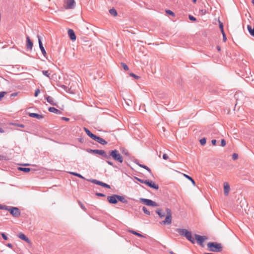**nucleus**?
<instances>
[{
	"mask_svg": "<svg viewBox=\"0 0 254 254\" xmlns=\"http://www.w3.org/2000/svg\"><path fill=\"white\" fill-rule=\"evenodd\" d=\"M110 156H111L114 160L119 163H122L123 162V157L117 149L111 151L110 152Z\"/></svg>",
	"mask_w": 254,
	"mask_h": 254,
	"instance_id": "obj_1",
	"label": "nucleus"
},
{
	"mask_svg": "<svg viewBox=\"0 0 254 254\" xmlns=\"http://www.w3.org/2000/svg\"><path fill=\"white\" fill-rule=\"evenodd\" d=\"M207 247L209 251L213 252H219L222 251L221 245L214 242L208 243Z\"/></svg>",
	"mask_w": 254,
	"mask_h": 254,
	"instance_id": "obj_2",
	"label": "nucleus"
},
{
	"mask_svg": "<svg viewBox=\"0 0 254 254\" xmlns=\"http://www.w3.org/2000/svg\"><path fill=\"white\" fill-rule=\"evenodd\" d=\"M165 212L166 214L165 219L161 222L160 224L162 225H170L172 223L171 211L169 208H166L165 209Z\"/></svg>",
	"mask_w": 254,
	"mask_h": 254,
	"instance_id": "obj_3",
	"label": "nucleus"
},
{
	"mask_svg": "<svg viewBox=\"0 0 254 254\" xmlns=\"http://www.w3.org/2000/svg\"><path fill=\"white\" fill-rule=\"evenodd\" d=\"M75 4L74 0H64V6L65 9H73Z\"/></svg>",
	"mask_w": 254,
	"mask_h": 254,
	"instance_id": "obj_4",
	"label": "nucleus"
},
{
	"mask_svg": "<svg viewBox=\"0 0 254 254\" xmlns=\"http://www.w3.org/2000/svg\"><path fill=\"white\" fill-rule=\"evenodd\" d=\"M195 240L197 243L202 247H204L203 242L207 239V237L205 236H200L197 234L194 235Z\"/></svg>",
	"mask_w": 254,
	"mask_h": 254,
	"instance_id": "obj_5",
	"label": "nucleus"
},
{
	"mask_svg": "<svg viewBox=\"0 0 254 254\" xmlns=\"http://www.w3.org/2000/svg\"><path fill=\"white\" fill-rule=\"evenodd\" d=\"M140 201L142 202L144 204H146L148 206H158V205L157 203L155 202L148 199H145V198H140Z\"/></svg>",
	"mask_w": 254,
	"mask_h": 254,
	"instance_id": "obj_6",
	"label": "nucleus"
},
{
	"mask_svg": "<svg viewBox=\"0 0 254 254\" xmlns=\"http://www.w3.org/2000/svg\"><path fill=\"white\" fill-rule=\"evenodd\" d=\"M8 211L12 216L16 217H19L20 214L19 209L16 207H11L8 209Z\"/></svg>",
	"mask_w": 254,
	"mask_h": 254,
	"instance_id": "obj_7",
	"label": "nucleus"
},
{
	"mask_svg": "<svg viewBox=\"0 0 254 254\" xmlns=\"http://www.w3.org/2000/svg\"><path fill=\"white\" fill-rule=\"evenodd\" d=\"M90 152H93L96 154L101 155L107 159H108L110 158V156L103 150H98V149L91 150Z\"/></svg>",
	"mask_w": 254,
	"mask_h": 254,
	"instance_id": "obj_8",
	"label": "nucleus"
},
{
	"mask_svg": "<svg viewBox=\"0 0 254 254\" xmlns=\"http://www.w3.org/2000/svg\"><path fill=\"white\" fill-rule=\"evenodd\" d=\"M107 199L110 203L116 204L118 202L117 195L114 194L112 196H109L107 197Z\"/></svg>",
	"mask_w": 254,
	"mask_h": 254,
	"instance_id": "obj_9",
	"label": "nucleus"
},
{
	"mask_svg": "<svg viewBox=\"0 0 254 254\" xmlns=\"http://www.w3.org/2000/svg\"><path fill=\"white\" fill-rule=\"evenodd\" d=\"M224 193L226 196H228L230 190V187L228 182H224Z\"/></svg>",
	"mask_w": 254,
	"mask_h": 254,
	"instance_id": "obj_10",
	"label": "nucleus"
},
{
	"mask_svg": "<svg viewBox=\"0 0 254 254\" xmlns=\"http://www.w3.org/2000/svg\"><path fill=\"white\" fill-rule=\"evenodd\" d=\"M145 184L147 185L149 187L154 189L155 190H158L159 189L158 185L151 181H146V182H145Z\"/></svg>",
	"mask_w": 254,
	"mask_h": 254,
	"instance_id": "obj_11",
	"label": "nucleus"
},
{
	"mask_svg": "<svg viewBox=\"0 0 254 254\" xmlns=\"http://www.w3.org/2000/svg\"><path fill=\"white\" fill-rule=\"evenodd\" d=\"M38 43H39L40 49L43 56L45 57H46L47 53L43 46L41 38L39 36H38Z\"/></svg>",
	"mask_w": 254,
	"mask_h": 254,
	"instance_id": "obj_12",
	"label": "nucleus"
},
{
	"mask_svg": "<svg viewBox=\"0 0 254 254\" xmlns=\"http://www.w3.org/2000/svg\"><path fill=\"white\" fill-rule=\"evenodd\" d=\"M93 139L102 145H105L107 144V142L105 141L103 138L99 136H96V135L94 136Z\"/></svg>",
	"mask_w": 254,
	"mask_h": 254,
	"instance_id": "obj_13",
	"label": "nucleus"
},
{
	"mask_svg": "<svg viewBox=\"0 0 254 254\" xmlns=\"http://www.w3.org/2000/svg\"><path fill=\"white\" fill-rule=\"evenodd\" d=\"M33 44L29 36L26 37V47L28 49L31 50L32 49Z\"/></svg>",
	"mask_w": 254,
	"mask_h": 254,
	"instance_id": "obj_14",
	"label": "nucleus"
},
{
	"mask_svg": "<svg viewBox=\"0 0 254 254\" xmlns=\"http://www.w3.org/2000/svg\"><path fill=\"white\" fill-rule=\"evenodd\" d=\"M28 115L29 117L32 118H34L38 120L42 119L44 118V116L40 114H38L36 113H29Z\"/></svg>",
	"mask_w": 254,
	"mask_h": 254,
	"instance_id": "obj_15",
	"label": "nucleus"
},
{
	"mask_svg": "<svg viewBox=\"0 0 254 254\" xmlns=\"http://www.w3.org/2000/svg\"><path fill=\"white\" fill-rule=\"evenodd\" d=\"M93 182L95 184L101 186L103 187L109 188V189L110 188V186L109 185H108L106 183H103L102 182L99 181L98 180H94L93 181Z\"/></svg>",
	"mask_w": 254,
	"mask_h": 254,
	"instance_id": "obj_16",
	"label": "nucleus"
},
{
	"mask_svg": "<svg viewBox=\"0 0 254 254\" xmlns=\"http://www.w3.org/2000/svg\"><path fill=\"white\" fill-rule=\"evenodd\" d=\"M185 237H186V238L189 240L190 241L191 243H192V244H194V239L192 238V235H191V233L189 231L187 230V234L185 236Z\"/></svg>",
	"mask_w": 254,
	"mask_h": 254,
	"instance_id": "obj_17",
	"label": "nucleus"
},
{
	"mask_svg": "<svg viewBox=\"0 0 254 254\" xmlns=\"http://www.w3.org/2000/svg\"><path fill=\"white\" fill-rule=\"evenodd\" d=\"M68 35L71 40H75L76 39V35L74 33V32L72 29H69L68 30Z\"/></svg>",
	"mask_w": 254,
	"mask_h": 254,
	"instance_id": "obj_18",
	"label": "nucleus"
},
{
	"mask_svg": "<svg viewBox=\"0 0 254 254\" xmlns=\"http://www.w3.org/2000/svg\"><path fill=\"white\" fill-rule=\"evenodd\" d=\"M46 99L47 102H49L50 104L53 106H57L56 102L52 97L48 96Z\"/></svg>",
	"mask_w": 254,
	"mask_h": 254,
	"instance_id": "obj_19",
	"label": "nucleus"
},
{
	"mask_svg": "<svg viewBox=\"0 0 254 254\" xmlns=\"http://www.w3.org/2000/svg\"><path fill=\"white\" fill-rule=\"evenodd\" d=\"M18 237L19 239L25 241L26 242L28 243H30V241L28 239V238L26 237V236L23 233H19L18 235Z\"/></svg>",
	"mask_w": 254,
	"mask_h": 254,
	"instance_id": "obj_20",
	"label": "nucleus"
},
{
	"mask_svg": "<svg viewBox=\"0 0 254 254\" xmlns=\"http://www.w3.org/2000/svg\"><path fill=\"white\" fill-rule=\"evenodd\" d=\"M84 131H85V132L86 133V134L90 137H91L92 139L93 138V137H94V136L95 135V134H93L88 129H87V128L86 127H84Z\"/></svg>",
	"mask_w": 254,
	"mask_h": 254,
	"instance_id": "obj_21",
	"label": "nucleus"
},
{
	"mask_svg": "<svg viewBox=\"0 0 254 254\" xmlns=\"http://www.w3.org/2000/svg\"><path fill=\"white\" fill-rule=\"evenodd\" d=\"M49 111L57 114H60L61 113V112L59 110L54 107H50L49 108Z\"/></svg>",
	"mask_w": 254,
	"mask_h": 254,
	"instance_id": "obj_22",
	"label": "nucleus"
},
{
	"mask_svg": "<svg viewBox=\"0 0 254 254\" xmlns=\"http://www.w3.org/2000/svg\"><path fill=\"white\" fill-rule=\"evenodd\" d=\"M177 231L181 235L185 236L187 234V230L184 229H178Z\"/></svg>",
	"mask_w": 254,
	"mask_h": 254,
	"instance_id": "obj_23",
	"label": "nucleus"
},
{
	"mask_svg": "<svg viewBox=\"0 0 254 254\" xmlns=\"http://www.w3.org/2000/svg\"><path fill=\"white\" fill-rule=\"evenodd\" d=\"M177 231L181 235L185 236L187 234V230L184 229H178Z\"/></svg>",
	"mask_w": 254,
	"mask_h": 254,
	"instance_id": "obj_24",
	"label": "nucleus"
},
{
	"mask_svg": "<svg viewBox=\"0 0 254 254\" xmlns=\"http://www.w3.org/2000/svg\"><path fill=\"white\" fill-rule=\"evenodd\" d=\"M118 200L123 203H127V201L124 196L117 195Z\"/></svg>",
	"mask_w": 254,
	"mask_h": 254,
	"instance_id": "obj_25",
	"label": "nucleus"
},
{
	"mask_svg": "<svg viewBox=\"0 0 254 254\" xmlns=\"http://www.w3.org/2000/svg\"><path fill=\"white\" fill-rule=\"evenodd\" d=\"M247 28L250 34L254 37V27L252 28L251 25H248Z\"/></svg>",
	"mask_w": 254,
	"mask_h": 254,
	"instance_id": "obj_26",
	"label": "nucleus"
},
{
	"mask_svg": "<svg viewBox=\"0 0 254 254\" xmlns=\"http://www.w3.org/2000/svg\"><path fill=\"white\" fill-rule=\"evenodd\" d=\"M183 176L186 178L187 179L189 180V181H190L192 183V185L195 186V183L194 181L193 180V179L190 177V176H188V175H186L185 174H183Z\"/></svg>",
	"mask_w": 254,
	"mask_h": 254,
	"instance_id": "obj_27",
	"label": "nucleus"
},
{
	"mask_svg": "<svg viewBox=\"0 0 254 254\" xmlns=\"http://www.w3.org/2000/svg\"><path fill=\"white\" fill-rule=\"evenodd\" d=\"M156 212L161 218L164 217L165 215L166 212H162V210L161 209H157Z\"/></svg>",
	"mask_w": 254,
	"mask_h": 254,
	"instance_id": "obj_28",
	"label": "nucleus"
},
{
	"mask_svg": "<svg viewBox=\"0 0 254 254\" xmlns=\"http://www.w3.org/2000/svg\"><path fill=\"white\" fill-rule=\"evenodd\" d=\"M128 232H130V233L133 234H134L136 236H137L139 237H144V236L143 235H142L141 234H140L138 232H136V231H134L133 230H129Z\"/></svg>",
	"mask_w": 254,
	"mask_h": 254,
	"instance_id": "obj_29",
	"label": "nucleus"
},
{
	"mask_svg": "<svg viewBox=\"0 0 254 254\" xmlns=\"http://www.w3.org/2000/svg\"><path fill=\"white\" fill-rule=\"evenodd\" d=\"M109 12L110 14L113 16H117V10L114 8H112L109 10Z\"/></svg>",
	"mask_w": 254,
	"mask_h": 254,
	"instance_id": "obj_30",
	"label": "nucleus"
},
{
	"mask_svg": "<svg viewBox=\"0 0 254 254\" xmlns=\"http://www.w3.org/2000/svg\"><path fill=\"white\" fill-rule=\"evenodd\" d=\"M137 164L140 167L143 168L145 169H146L147 171H148L149 173H151V170L150 168H149L147 166L145 165H143L142 164H140L139 163H137Z\"/></svg>",
	"mask_w": 254,
	"mask_h": 254,
	"instance_id": "obj_31",
	"label": "nucleus"
},
{
	"mask_svg": "<svg viewBox=\"0 0 254 254\" xmlns=\"http://www.w3.org/2000/svg\"><path fill=\"white\" fill-rule=\"evenodd\" d=\"M18 169L20 171H22L26 173L29 172L30 171V169L29 168L19 167Z\"/></svg>",
	"mask_w": 254,
	"mask_h": 254,
	"instance_id": "obj_32",
	"label": "nucleus"
},
{
	"mask_svg": "<svg viewBox=\"0 0 254 254\" xmlns=\"http://www.w3.org/2000/svg\"><path fill=\"white\" fill-rule=\"evenodd\" d=\"M42 73L46 76L50 77V73L49 72V70H43Z\"/></svg>",
	"mask_w": 254,
	"mask_h": 254,
	"instance_id": "obj_33",
	"label": "nucleus"
},
{
	"mask_svg": "<svg viewBox=\"0 0 254 254\" xmlns=\"http://www.w3.org/2000/svg\"><path fill=\"white\" fill-rule=\"evenodd\" d=\"M121 65H122L123 67L124 68V69L126 70V71H127L129 70V68L127 66V65L125 64V63H121Z\"/></svg>",
	"mask_w": 254,
	"mask_h": 254,
	"instance_id": "obj_34",
	"label": "nucleus"
},
{
	"mask_svg": "<svg viewBox=\"0 0 254 254\" xmlns=\"http://www.w3.org/2000/svg\"><path fill=\"white\" fill-rule=\"evenodd\" d=\"M143 211L146 214L149 215L150 212L147 209V208L145 207H143L142 208Z\"/></svg>",
	"mask_w": 254,
	"mask_h": 254,
	"instance_id": "obj_35",
	"label": "nucleus"
},
{
	"mask_svg": "<svg viewBox=\"0 0 254 254\" xmlns=\"http://www.w3.org/2000/svg\"><path fill=\"white\" fill-rule=\"evenodd\" d=\"M206 139L205 138H203L200 140V143L202 145H204L206 143Z\"/></svg>",
	"mask_w": 254,
	"mask_h": 254,
	"instance_id": "obj_36",
	"label": "nucleus"
},
{
	"mask_svg": "<svg viewBox=\"0 0 254 254\" xmlns=\"http://www.w3.org/2000/svg\"><path fill=\"white\" fill-rule=\"evenodd\" d=\"M166 12L167 13H168V14H170V15H171L172 16H175L174 13L173 11H172L171 10H166Z\"/></svg>",
	"mask_w": 254,
	"mask_h": 254,
	"instance_id": "obj_37",
	"label": "nucleus"
},
{
	"mask_svg": "<svg viewBox=\"0 0 254 254\" xmlns=\"http://www.w3.org/2000/svg\"><path fill=\"white\" fill-rule=\"evenodd\" d=\"M199 14L200 15H204V14H205L206 13V10L201 9V10H199Z\"/></svg>",
	"mask_w": 254,
	"mask_h": 254,
	"instance_id": "obj_38",
	"label": "nucleus"
},
{
	"mask_svg": "<svg viewBox=\"0 0 254 254\" xmlns=\"http://www.w3.org/2000/svg\"><path fill=\"white\" fill-rule=\"evenodd\" d=\"M122 153L123 154H125L127 156H128L129 155V153H128V151L126 150V149H123V151H122Z\"/></svg>",
	"mask_w": 254,
	"mask_h": 254,
	"instance_id": "obj_39",
	"label": "nucleus"
},
{
	"mask_svg": "<svg viewBox=\"0 0 254 254\" xmlns=\"http://www.w3.org/2000/svg\"><path fill=\"white\" fill-rule=\"evenodd\" d=\"M189 18L190 20H191V21H195L196 20V18L194 17H193L192 15H189Z\"/></svg>",
	"mask_w": 254,
	"mask_h": 254,
	"instance_id": "obj_40",
	"label": "nucleus"
},
{
	"mask_svg": "<svg viewBox=\"0 0 254 254\" xmlns=\"http://www.w3.org/2000/svg\"><path fill=\"white\" fill-rule=\"evenodd\" d=\"M238 158V155L236 153H234L233 155H232V158L233 160H235L236 159H237Z\"/></svg>",
	"mask_w": 254,
	"mask_h": 254,
	"instance_id": "obj_41",
	"label": "nucleus"
},
{
	"mask_svg": "<svg viewBox=\"0 0 254 254\" xmlns=\"http://www.w3.org/2000/svg\"><path fill=\"white\" fill-rule=\"evenodd\" d=\"M40 90L39 89H37L36 90H35V94H34V96L35 97H37L39 94L40 93Z\"/></svg>",
	"mask_w": 254,
	"mask_h": 254,
	"instance_id": "obj_42",
	"label": "nucleus"
},
{
	"mask_svg": "<svg viewBox=\"0 0 254 254\" xmlns=\"http://www.w3.org/2000/svg\"><path fill=\"white\" fill-rule=\"evenodd\" d=\"M5 93H6L5 92H0V100H1L2 99V98L4 97Z\"/></svg>",
	"mask_w": 254,
	"mask_h": 254,
	"instance_id": "obj_43",
	"label": "nucleus"
},
{
	"mask_svg": "<svg viewBox=\"0 0 254 254\" xmlns=\"http://www.w3.org/2000/svg\"><path fill=\"white\" fill-rule=\"evenodd\" d=\"M130 75L131 76V77H134V78L135 79H138L139 78V76L136 75L135 74H134V73H130Z\"/></svg>",
	"mask_w": 254,
	"mask_h": 254,
	"instance_id": "obj_44",
	"label": "nucleus"
},
{
	"mask_svg": "<svg viewBox=\"0 0 254 254\" xmlns=\"http://www.w3.org/2000/svg\"><path fill=\"white\" fill-rule=\"evenodd\" d=\"M221 146L224 147L226 145V141L224 139H221Z\"/></svg>",
	"mask_w": 254,
	"mask_h": 254,
	"instance_id": "obj_45",
	"label": "nucleus"
},
{
	"mask_svg": "<svg viewBox=\"0 0 254 254\" xmlns=\"http://www.w3.org/2000/svg\"><path fill=\"white\" fill-rule=\"evenodd\" d=\"M71 174L75 176H77L78 177H80V178H83V177L79 174H78V173H71Z\"/></svg>",
	"mask_w": 254,
	"mask_h": 254,
	"instance_id": "obj_46",
	"label": "nucleus"
},
{
	"mask_svg": "<svg viewBox=\"0 0 254 254\" xmlns=\"http://www.w3.org/2000/svg\"><path fill=\"white\" fill-rule=\"evenodd\" d=\"M1 236L3 238V239H4L5 240H7L8 239L7 237L5 235V234L1 233Z\"/></svg>",
	"mask_w": 254,
	"mask_h": 254,
	"instance_id": "obj_47",
	"label": "nucleus"
},
{
	"mask_svg": "<svg viewBox=\"0 0 254 254\" xmlns=\"http://www.w3.org/2000/svg\"><path fill=\"white\" fill-rule=\"evenodd\" d=\"M163 158L164 160H167L169 158V156L167 154H164L163 155Z\"/></svg>",
	"mask_w": 254,
	"mask_h": 254,
	"instance_id": "obj_48",
	"label": "nucleus"
},
{
	"mask_svg": "<svg viewBox=\"0 0 254 254\" xmlns=\"http://www.w3.org/2000/svg\"><path fill=\"white\" fill-rule=\"evenodd\" d=\"M219 28H220L221 31L224 30L223 24L220 21H219Z\"/></svg>",
	"mask_w": 254,
	"mask_h": 254,
	"instance_id": "obj_49",
	"label": "nucleus"
},
{
	"mask_svg": "<svg viewBox=\"0 0 254 254\" xmlns=\"http://www.w3.org/2000/svg\"><path fill=\"white\" fill-rule=\"evenodd\" d=\"M137 180L140 183H143V184H145V182H146V181H144L143 180H141V179H137Z\"/></svg>",
	"mask_w": 254,
	"mask_h": 254,
	"instance_id": "obj_50",
	"label": "nucleus"
},
{
	"mask_svg": "<svg viewBox=\"0 0 254 254\" xmlns=\"http://www.w3.org/2000/svg\"><path fill=\"white\" fill-rule=\"evenodd\" d=\"M211 143L213 145H215L216 144V140L215 139H213L211 140Z\"/></svg>",
	"mask_w": 254,
	"mask_h": 254,
	"instance_id": "obj_51",
	"label": "nucleus"
},
{
	"mask_svg": "<svg viewBox=\"0 0 254 254\" xmlns=\"http://www.w3.org/2000/svg\"><path fill=\"white\" fill-rule=\"evenodd\" d=\"M223 41L224 42H226V41H227V37H226V36H223Z\"/></svg>",
	"mask_w": 254,
	"mask_h": 254,
	"instance_id": "obj_52",
	"label": "nucleus"
},
{
	"mask_svg": "<svg viewBox=\"0 0 254 254\" xmlns=\"http://www.w3.org/2000/svg\"><path fill=\"white\" fill-rule=\"evenodd\" d=\"M97 195L100 196H104L105 194L101 193H96Z\"/></svg>",
	"mask_w": 254,
	"mask_h": 254,
	"instance_id": "obj_53",
	"label": "nucleus"
},
{
	"mask_svg": "<svg viewBox=\"0 0 254 254\" xmlns=\"http://www.w3.org/2000/svg\"><path fill=\"white\" fill-rule=\"evenodd\" d=\"M63 120L67 122L69 120V118H65V117H63L62 118Z\"/></svg>",
	"mask_w": 254,
	"mask_h": 254,
	"instance_id": "obj_54",
	"label": "nucleus"
},
{
	"mask_svg": "<svg viewBox=\"0 0 254 254\" xmlns=\"http://www.w3.org/2000/svg\"><path fill=\"white\" fill-rule=\"evenodd\" d=\"M16 126L21 127H24V125L22 124H17V125H16Z\"/></svg>",
	"mask_w": 254,
	"mask_h": 254,
	"instance_id": "obj_55",
	"label": "nucleus"
},
{
	"mask_svg": "<svg viewBox=\"0 0 254 254\" xmlns=\"http://www.w3.org/2000/svg\"><path fill=\"white\" fill-rule=\"evenodd\" d=\"M7 246L8 247L10 248H12V244H10V243H8V244H7Z\"/></svg>",
	"mask_w": 254,
	"mask_h": 254,
	"instance_id": "obj_56",
	"label": "nucleus"
},
{
	"mask_svg": "<svg viewBox=\"0 0 254 254\" xmlns=\"http://www.w3.org/2000/svg\"><path fill=\"white\" fill-rule=\"evenodd\" d=\"M217 50H218V51H221V47H220V46H217Z\"/></svg>",
	"mask_w": 254,
	"mask_h": 254,
	"instance_id": "obj_57",
	"label": "nucleus"
},
{
	"mask_svg": "<svg viewBox=\"0 0 254 254\" xmlns=\"http://www.w3.org/2000/svg\"><path fill=\"white\" fill-rule=\"evenodd\" d=\"M107 162L108 163V164H109V165L112 166L113 165V163L109 161H107Z\"/></svg>",
	"mask_w": 254,
	"mask_h": 254,
	"instance_id": "obj_58",
	"label": "nucleus"
},
{
	"mask_svg": "<svg viewBox=\"0 0 254 254\" xmlns=\"http://www.w3.org/2000/svg\"><path fill=\"white\" fill-rule=\"evenodd\" d=\"M221 33H222V34L223 36H225V35H226V34H225V32H224V30H221Z\"/></svg>",
	"mask_w": 254,
	"mask_h": 254,
	"instance_id": "obj_59",
	"label": "nucleus"
},
{
	"mask_svg": "<svg viewBox=\"0 0 254 254\" xmlns=\"http://www.w3.org/2000/svg\"><path fill=\"white\" fill-rule=\"evenodd\" d=\"M4 132V130L1 128L0 127V132Z\"/></svg>",
	"mask_w": 254,
	"mask_h": 254,
	"instance_id": "obj_60",
	"label": "nucleus"
},
{
	"mask_svg": "<svg viewBox=\"0 0 254 254\" xmlns=\"http://www.w3.org/2000/svg\"><path fill=\"white\" fill-rule=\"evenodd\" d=\"M4 209V207L0 205V209Z\"/></svg>",
	"mask_w": 254,
	"mask_h": 254,
	"instance_id": "obj_61",
	"label": "nucleus"
},
{
	"mask_svg": "<svg viewBox=\"0 0 254 254\" xmlns=\"http://www.w3.org/2000/svg\"><path fill=\"white\" fill-rule=\"evenodd\" d=\"M193 2L195 3L196 2V0H192Z\"/></svg>",
	"mask_w": 254,
	"mask_h": 254,
	"instance_id": "obj_62",
	"label": "nucleus"
},
{
	"mask_svg": "<svg viewBox=\"0 0 254 254\" xmlns=\"http://www.w3.org/2000/svg\"><path fill=\"white\" fill-rule=\"evenodd\" d=\"M81 207H82V208L83 209H84V210L85 209V207H84V206H81Z\"/></svg>",
	"mask_w": 254,
	"mask_h": 254,
	"instance_id": "obj_63",
	"label": "nucleus"
},
{
	"mask_svg": "<svg viewBox=\"0 0 254 254\" xmlns=\"http://www.w3.org/2000/svg\"><path fill=\"white\" fill-rule=\"evenodd\" d=\"M252 3L254 4V0H252Z\"/></svg>",
	"mask_w": 254,
	"mask_h": 254,
	"instance_id": "obj_64",
	"label": "nucleus"
}]
</instances>
